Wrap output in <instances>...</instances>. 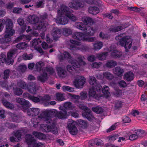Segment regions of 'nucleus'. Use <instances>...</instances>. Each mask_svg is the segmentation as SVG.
<instances>
[{
	"label": "nucleus",
	"instance_id": "obj_1",
	"mask_svg": "<svg viewBox=\"0 0 147 147\" xmlns=\"http://www.w3.org/2000/svg\"><path fill=\"white\" fill-rule=\"evenodd\" d=\"M76 107L71 102H65L63 106L59 107V109L61 110L58 111L55 109H53L44 111L41 115L40 117H46V121L47 122H49L51 121L49 116L54 115V116L59 119H64L67 118L69 115V113H67L66 110H73L75 109Z\"/></svg>",
	"mask_w": 147,
	"mask_h": 147
},
{
	"label": "nucleus",
	"instance_id": "obj_36",
	"mask_svg": "<svg viewBox=\"0 0 147 147\" xmlns=\"http://www.w3.org/2000/svg\"><path fill=\"white\" fill-rule=\"evenodd\" d=\"M70 42L71 44H69V45L71 49L76 48V46H79L81 45V43L80 42L73 40H70Z\"/></svg>",
	"mask_w": 147,
	"mask_h": 147
},
{
	"label": "nucleus",
	"instance_id": "obj_13",
	"mask_svg": "<svg viewBox=\"0 0 147 147\" xmlns=\"http://www.w3.org/2000/svg\"><path fill=\"white\" fill-rule=\"evenodd\" d=\"M97 90L96 87H92L89 89L88 92V96L90 97H92L97 99H98L99 98L102 96L99 92L97 93L96 91Z\"/></svg>",
	"mask_w": 147,
	"mask_h": 147
},
{
	"label": "nucleus",
	"instance_id": "obj_23",
	"mask_svg": "<svg viewBox=\"0 0 147 147\" xmlns=\"http://www.w3.org/2000/svg\"><path fill=\"white\" fill-rule=\"evenodd\" d=\"M110 51L111 57L114 58H120L122 55V53L121 51L115 49L111 50Z\"/></svg>",
	"mask_w": 147,
	"mask_h": 147
},
{
	"label": "nucleus",
	"instance_id": "obj_9",
	"mask_svg": "<svg viewBox=\"0 0 147 147\" xmlns=\"http://www.w3.org/2000/svg\"><path fill=\"white\" fill-rule=\"evenodd\" d=\"M86 80L83 77L77 76L74 81V84L76 87L78 88H82L85 84Z\"/></svg>",
	"mask_w": 147,
	"mask_h": 147
},
{
	"label": "nucleus",
	"instance_id": "obj_31",
	"mask_svg": "<svg viewBox=\"0 0 147 147\" xmlns=\"http://www.w3.org/2000/svg\"><path fill=\"white\" fill-rule=\"evenodd\" d=\"M16 51L14 50H12L8 52L7 53V60L9 61V64H12L14 60L12 59V57L15 53Z\"/></svg>",
	"mask_w": 147,
	"mask_h": 147
},
{
	"label": "nucleus",
	"instance_id": "obj_54",
	"mask_svg": "<svg viewBox=\"0 0 147 147\" xmlns=\"http://www.w3.org/2000/svg\"><path fill=\"white\" fill-rule=\"evenodd\" d=\"M33 56L32 54L29 55L27 53H24L22 56V58L25 60H28L32 59L33 58Z\"/></svg>",
	"mask_w": 147,
	"mask_h": 147
},
{
	"label": "nucleus",
	"instance_id": "obj_48",
	"mask_svg": "<svg viewBox=\"0 0 147 147\" xmlns=\"http://www.w3.org/2000/svg\"><path fill=\"white\" fill-rule=\"evenodd\" d=\"M44 70H45V72L46 73L47 72L48 74L51 75H53L55 74V71L54 69L52 67H46L45 68Z\"/></svg>",
	"mask_w": 147,
	"mask_h": 147
},
{
	"label": "nucleus",
	"instance_id": "obj_27",
	"mask_svg": "<svg viewBox=\"0 0 147 147\" xmlns=\"http://www.w3.org/2000/svg\"><path fill=\"white\" fill-rule=\"evenodd\" d=\"M73 12V10H70L69 9L68 7L67 11L66 12V16L71 21H75L77 20V18L76 16L71 13Z\"/></svg>",
	"mask_w": 147,
	"mask_h": 147
},
{
	"label": "nucleus",
	"instance_id": "obj_4",
	"mask_svg": "<svg viewBox=\"0 0 147 147\" xmlns=\"http://www.w3.org/2000/svg\"><path fill=\"white\" fill-rule=\"evenodd\" d=\"M115 38L117 40L119 39L117 44L124 47L126 52L128 51L131 47L132 40L130 36H125L123 34H121L116 36Z\"/></svg>",
	"mask_w": 147,
	"mask_h": 147
},
{
	"label": "nucleus",
	"instance_id": "obj_61",
	"mask_svg": "<svg viewBox=\"0 0 147 147\" xmlns=\"http://www.w3.org/2000/svg\"><path fill=\"white\" fill-rule=\"evenodd\" d=\"M14 92L15 94L19 96L22 95L23 93V91L20 88H17L14 90Z\"/></svg>",
	"mask_w": 147,
	"mask_h": 147
},
{
	"label": "nucleus",
	"instance_id": "obj_37",
	"mask_svg": "<svg viewBox=\"0 0 147 147\" xmlns=\"http://www.w3.org/2000/svg\"><path fill=\"white\" fill-rule=\"evenodd\" d=\"M89 13L93 15H96L99 12V9L97 7H90L88 9Z\"/></svg>",
	"mask_w": 147,
	"mask_h": 147
},
{
	"label": "nucleus",
	"instance_id": "obj_58",
	"mask_svg": "<svg viewBox=\"0 0 147 147\" xmlns=\"http://www.w3.org/2000/svg\"><path fill=\"white\" fill-rule=\"evenodd\" d=\"M62 89L64 91H67L71 92L74 91V88L68 86H64L62 87Z\"/></svg>",
	"mask_w": 147,
	"mask_h": 147
},
{
	"label": "nucleus",
	"instance_id": "obj_28",
	"mask_svg": "<svg viewBox=\"0 0 147 147\" xmlns=\"http://www.w3.org/2000/svg\"><path fill=\"white\" fill-rule=\"evenodd\" d=\"M134 76V75L132 72L129 71L125 73L123 77L125 80L129 82L133 80Z\"/></svg>",
	"mask_w": 147,
	"mask_h": 147
},
{
	"label": "nucleus",
	"instance_id": "obj_29",
	"mask_svg": "<svg viewBox=\"0 0 147 147\" xmlns=\"http://www.w3.org/2000/svg\"><path fill=\"white\" fill-rule=\"evenodd\" d=\"M45 65V63L43 61H40L36 63L35 67L38 71L41 72L45 69L43 67Z\"/></svg>",
	"mask_w": 147,
	"mask_h": 147
},
{
	"label": "nucleus",
	"instance_id": "obj_2",
	"mask_svg": "<svg viewBox=\"0 0 147 147\" xmlns=\"http://www.w3.org/2000/svg\"><path fill=\"white\" fill-rule=\"evenodd\" d=\"M7 22L6 29L4 38L0 39V42L1 43L9 42L11 40L10 37L12 36L15 33V32L12 29L13 23L10 19H7L6 21L3 19H0V32H1L4 27L3 25Z\"/></svg>",
	"mask_w": 147,
	"mask_h": 147
},
{
	"label": "nucleus",
	"instance_id": "obj_25",
	"mask_svg": "<svg viewBox=\"0 0 147 147\" xmlns=\"http://www.w3.org/2000/svg\"><path fill=\"white\" fill-rule=\"evenodd\" d=\"M81 20L86 25H92L94 22V20L93 19L88 17H82L81 18Z\"/></svg>",
	"mask_w": 147,
	"mask_h": 147
},
{
	"label": "nucleus",
	"instance_id": "obj_52",
	"mask_svg": "<svg viewBox=\"0 0 147 147\" xmlns=\"http://www.w3.org/2000/svg\"><path fill=\"white\" fill-rule=\"evenodd\" d=\"M17 85L23 89H26L27 88L28 85L22 80L19 81L18 82Z\"/></svg>",
	"mask_w": 147,
	"mask_h": 147
},
{
	"label": "nucleus",
	"instance_id": "obj_5",
	"mask_svg": "<svg viewBox=\"0 0 147 147\" xmlns=\"http://www.w3.org/2000/svg\"><path fill=\"white\" fill-rule=\"evenodd\" d=\"M26 20L30 23L35 24L34 28L36 30H40L43 28L44 26V23L40 22L39 18L36 15L29 16L27 17Z\"/></svg>",
	"mask_w": 147,
	"mask_h": 147
},
{
	"label": "nucleus",
	"instance_id": "obj_40",
	"mask_svg": "<svg viewBox=\"0 0 147 147\" xmlns=\"http://www.w3.org/2000/svg\"><path fill=\"white\" fill-rule=\"evenodd\" d=\"M28 47L27 43L25 42L19 43L16 46V47L20 50L26 49Z\"/></svg>",
	"mask_w": 147,
	"mask_h": 147
},
{
	"label": "nucleus",
	"instance_id": "obj_8",
	"mask_svg": "<svg viewBox=\"0 0 147 147\" xmlns=\"http://www.w3.org/2000/svg\"><path fill=\"white\" fill-rule=\"evenodd\" d=\"M73 1L69 4V7L72 8L79 10L84 6V2L82 0H74Z\"/></svg>",
	"mask_w": 147,
	"mask_h": 147
},
{
	"label": "nucleus",
	"instance_id": "obj_60",
	"mask_svg": "<svg viewBox=\"0 0 147 147\" xmlns=\"http://www.w3.org/2000/svg\"><path fill=\"white\" fill-rule=\"evenodd\" d=\"M27 69L26 66L24 65L20 64L18 67V69L22 72H24Z\"/></svg>",
	"mask_w": 147,
	"mask_h": 147
},
{
	"label": "nucleus",
	"instance_id": "obj_57",
	"mask_svg": "<svg viewBox=\"0 0 147 147\" xmlns=\"http://www.w3.org/2000/svg\"><path fill=\"white\" fill-rule=\"evenodd\" d=\"M39 39L38 38L37 40L36 39H34L32 42H31V44L32 46L35 48H37V45L38 44V42H39L40 43L41 42V41H40Z\"/></svg>",
	"mask_w": 147,
	"mask_h": 147
},
{
	"label": "nucleus",
	"instance_id": "obj_35",
	"mask_svg": "<svg viewBox=\"0 0 147 147\" xmlns=\"http://www.w3.org/2000/svg\"><path fill=\"white\" fill-rule=\"evenodd\" d=\"M109 88L108 86H104L103 88H102L101 89V91H100L99 92L98 91V92H97L99 93L100 92H101L102 90V92L104 94L105 96H106L107 98L110 95V93L109 91Z\"/></svg>",
	"mask_w": 147,
	"mask_h": 147
},
{
	"label": "nucleus",
	"instance_id": "obj_19",
	"mask_svg": "<svg viewBox=\"0 0 147 147\" xmlns=\"http://www.w3.org/2000/svg\"><path fill=\"white\" fill-rule=\"evenodd\" d=\"M97 30V28L96 27H88L84 31V33L85 35L92 36L94 35Z\"/></svg>",
	"mask_w": 147,
	"mask_h": 147
},
{
	"label": "nucleus",
	"instance_id": "obj_6",
	"mask_svg": "<svg viewBox=\"0 0 147 147\" xmlns=\"http://www.w3.org/2000/svg\"><path fill=\"white\" fill-rule=\"evenodd\" d=\"M77 105L84 111L82 112V115L84 117L86 118L90 121L94 118L92 115L90 110L88 107L84 106L82 104L78 103Z\"/></svg>",
	"mask_w": 147,
	"mask_h": 147
},
{
	"label": "nucleus",
	"instance_id": "obj_11",
	"mask_svg": "<svg viewBox=\"0 0 147 147\" xmlns=\"http://www.w3.org/2000/svg\"><path fill=\"white\" fill-rule=\"evenodd\" d=\"M89 82L90 84L92 86V87H96L97 90V92L101 91L102 88L100 85L97 82L94 76H90L89 78Z\"/></svg>",
	"mask_w": 147,
	"mask_h": 147
},
{
	"label": "nucleus",
	"instance_id": "obj_49",
	"mask_svg": "<svg viewBox=\"0 0 147 147\" xmlns=\"http://www.w3.org/2000/svg\"><path fill=\"white\" fill-rule=\"evenodd\" d=\"M123 29V28L121 26H112L109 29L111 32H117Z\"/></svg>",
	"mask_w": 147,
	"mask_h": 147
},
{
	"label": "nucleus",
	"instance_id": "obj_17",
	"mask_svg": "<svg viewBox=\"0 0 147 147\" xmlns=\"http://www.w3.org/2000/svg\"><path fill=\"white\" fill-rule=\"evenodd\" d=\"M27 89L30 93L34 94L36 93L38 88L35 83L32 82L28 84Z\"/></svg>",
	"mask_w": 147,
	"mask_h": 147
},
{
	"label": "nucleus",
	"instance_id": "obj_41",
	"mask_svg": "<svg viewBox=\"0 0 147 147\" xmlns=\"http://www.w3.org/2000/svg\"><path fill=\"white\" fill-rule=\"evenodd\" d=\"M103 78L108 80H111L114 77L113 75L109 71H105L103 74Z\"/></svg>",
	"mask_w": 147,
	"mask_h": 147
},
{
	"label": "nucleus",
	"instance_id": "obj_51",
	"mask_svg": "<svg viewBox=\"0 0 147 147\" xmlns=\"http://www.w3.org/2000/svg\"><path fill=\"white\" fill-rule=\"evenodd\" d=\"M92 110L94 112L97 114L101 113L103 111V109L102 107L98 106L93 107Z\"/></svg>",
	"mask_w": 147,
	"mask_h": 147
},
{
	"label": "nucleus",
	"instance_id": "obj_38",
	"mask_svg": "<svg viewBox=\"0 0 147 147\" xmlns=\"http://www.w3.org/2000/svg\"><path fill=\"white\" fill-rule=\"evenodd\" d=\"M108 54L107 52L102 53H101L96 54V57L99 59L101 60H105Z\"/></svg>",
	"mask_w": 147,
	"mask_h": 147
},
{
	"label": "nucleus",
	"instance_id": "obj_30",
	"mask_svg": "<svg viewBox=\"0 0 147 147\" xmlns=\"http://www.w3.org/2000/svg\"><path fill=\"white\" fill-rule=\"evenodd\" d=\"M116 61L113 60H108L104 65V67L108 68H111L117 65Z\"/></svg>",
	"mask_w": 147,
	"mask_h": 147
},
{
	"label": "nucleus",
	"instance_id": "obj_46",
	"mask_svg": "<svg viewBox=\"0 0 147 147\" xmlns=\"http://www.w3.org/2000/svg\"><path fill=\"white\" fill-rule=\"evenodd\" d=\"M114 107L115 109H119L122 108L123 102L120 100H116L114 102Z\"/></svg>",
	"mask_w": 147,
	"mask_h": 147
},
{
	"label": "nucleus",
	"instance_id": "obj_26",
	"mask_svg": "<svg viewBox=\"0 0 147 147\" xmlns=\"http://www.w3.org/2000/svg\"><path fill=\"white\" fill-rule=\"evenodd\" d=\"M85 35L84 33V34L81 32H75L73 35V37L75 39L79 40H84L85 39Z\"/></svg>",
	"mask_w": 147,
	"mask_h": 147
},
{
	"label": "nucleus",
	"instance_id": "obj_47",
	"mask_svg": "<svg viewBox=\"0 0 147 147\" xmlns=\"http://www.w3.org/2000/svg\"><path fill=\"white\" fill-rule=\"evenodd\" d=\"M103 43L101 42H98L93 44L94 49L95 50H98L102 47Z\"/></svg>",
	"mask_w": 147,
	"mask_h": 147
},
{
	"label": "nucleus",
	"instance_id": "obj_39",
	"mask_svg": "<svg viewBox=\"0 0 147 147\" xmlns=\"http://www.w3.org/2000/svg\"><path fill=\"white\" fill-rule=\"evenodd\" d=\"M32 134L39 139H44L46 138L45 135L41 133L34 131L33 132Z\"/></svg>",
	"mask_w": 147,
	"mask_h": 147
},
{
	"label": "nucleus",
	"instance_id": "obj_43",
	"mask_svg": "<svg viewBox=\"0 0 147 147\" xmlns=\"http://www.w3.org/2000/svg\"><path fill=\"white\" fill-rule=\"evenodd\" d=\"M5 63L9 64V62L7 60L6 55L3 53H1L0 55V63Z\"/></svg>",
	"mask_w": 147,
	"mask_h": 147
},
{
	"label": "nucleus",
	"instance_id": "obj_15",
	"mask_svg": "<svg viewBox=\"0 0 147 147\" xmlns=\"http://www.w3.org/2000/svg\"><path fill=\"white\" fill-rule=\"evenodd\" d=\"M51 34L54 39L57 40L61 36V30L57 27L54 28L51 31Z\"/></svg>",
	"mask_w": 147,
	"mask_h": 147
},
{
	"label": "nucleus",
	"instance_id": "obj_53",
	"mask_svg": "<svg viewBox=\"0 0 147 147\" xmlns=\"http://www.w3.org/2000/svg\"><path fill=\"white\" fill-rule=\"evenodd\" d=\"M78 123L79 126L83 128H86L87 127V123L83 120L80 119L78 120Z\"/></svg>",
	"mask_w": 147,
	"mask_h": 147
},
{
	"label": "nucleus",
	"instance_id": "obj_45",
	"mask_svg": "<svg viewBox=\"0 0 147 147\" xmlns=\"http://www.w3.org/2000/svg\"><path fill=\"white\" fill-rule=\"evenodd\" d=\"M75 26L77 28L82 30L84 31L86 30L85 26H84V24L81 22H76L75 23Z\"/></svg>",
	"mask_w": 147,
	"mask_h": 147
},
{
	"label": "nucleus",
	"instance_id": "obj_21",
	"mask_svg": "<svg viewBox=\"0 0 147 147\" xmlns=\"http://www.w3.org/2000/svg\"><path fill=\"white\" fill-rule=\"evenodd\" d=\"M57 74L60 77L65 78L67 76V71L61 67H59L56 68Z\"/></svg>",
	"mask_w": 147,
	"mask_h": 147
},
{
	"label": "nucleus",
	"instance_id": "obj_34",
	"mask_svg": "<svg viewBox=\"0 0 147 147\" xmlns=\"http://www.w3.org/2000/svg\"><path fill=\"white\" fill-rule=\"evenodd\" d=\"M2 102L3 105L7 108L10 109H13L14 108V105L6 100L4 99L2 100Z\"/></svg>",
	"mask_w": 147,
	"mask_h": 147
},
{
	"label": "nucleus",
	"instance_id": "obj_10",
	"mask_svg": "<svg viewBox=\"0 0 147 147\" xmlns=\"http://www.w3.org/2000/svg\"><path fill=\"white\" fill-rule=\"evenodd\" d=\"M44 112V111L40 113V115L39 116H38V118H40L41 119H42L44 121H45L47 123H51L52 124L51 125V130H55V129L54 128H56L57 129V132L55 133L54 134H57L58 131V129H57V127H56V119L54 120V119H52V117L53 116H54V115H51L50 116H48V117H50V118L51 120V121H50L49 122H47V121H46V118H47V117H45V116H44L40 117L41 114Z\"/></svg>",
	"mask_w": 147,
	"mask_h": 147
},
{
	"label": "nucleus",
	"instance_id": "obj_3",
	"mask_svg": "<svg viewBox=\"0 0 147 147\" xmlns=\"http://www.w3.org/2000/svg\"><path fill=\"white\" fill-rule=\"evenodd\" d=\"M68 7L64 4L61 5L58 11V17L55 20L56 22L59 24L65 25L68 22V18L66 16V12Z\"/></svg>",
	"mask_w": 147,
	"mask_h": 147
},
{
	"label": "nucleus",
	"instance_id": "obj_56",
	"mask_svg": "<svg viewBox=\"0 0 147 147\" xmlns=\"http://www.w3.org/2000/svg\"><path fill=\"white\" fill-rule=\"evenodd\" d=\"M119 123H116L112 125L111 127L108 129L107 131V132H110L113 130H115L117 126L119 125Z\"/></svg>",
	"mask_w": 147,
	"mask_h": 147
},
{
	"label": "nucleus",
	"instance_id": "obj_14",
	"mask_svg": "<svg viewBox=\"0 0 147 147\" xmlns=\"http://www.w3.org/2000/svg\"><path fill=\"white\" fill-rule=\"evenodd\" d=\"M16 102L20 105H22L23 106H26L27 107L25 108H24L23 107H22V111L25 112L27 109V107H29L30 106V104L29 102L22 98L19 97L16 98Z\"/></svg>",
	"mask_w": 147,
	"mask_h": 147
},
{
	"label": "nucleus",
	"instance_id": "obj_7",
	"mask_svg": "<svg viewBox=\"0 0 147 147\" xmlns=\"http://www.w3.org/2000/svg\"><path fill=\"white\" fill-rule=\"evenodd\" d=\"M76 58L78 61L76 60H72L70 61V63L73 66L76 68H79L86 65L85 62L83 61L85 58L82 55H78Z\"/></svg>",
	"mask_w": 147,
	"mask_h": 147
},
{
	"label": "nucleus",
	"instance_id": "obj_62",
	"mask_svg": "<svg viewBox=\"0 0 147 147\" xmlns=\"http://www.w3.org/2000/svg\"><path fill=\"white\" fill-rule=\"evenodd\" d=\"M30 98V100L34 102H37L41 101L40 96H39V98H38L31 95Z\"/></svg>",
	"mask_w": 147,
	"mask_h": 147
},
{
	"label": "nucleus",
	"instance_id": "obj_20",
	"mask_svg": "<svg viewBox=\"0 0 147 147\" xmlns=\"http://www.w3.org/2000/svg\"><path fill=\"white\" fill-rule=\"evenodd\" d=\"M45 70H42V73H41L40 75L38 76V80L44 83L48 79L47 75V73L45 72Z\"/></svg>",
	"mask_w": 147,
	"mask_h": 147
},
{
	"label": "nucleus",
	"instance_id": "obj_33",
	"mask_svg": "<svg viewBox=\"0 0 147 147\" xmlns=\"http://www.w3.org/2000/svg\"><path fill=\"white\" fill-rule=\"evenodd\" d=\"M23 39H25L28 40L30 41L31 40V36L29 35H22L16 39L15 40V43H17Z\"/></svg>",
	"mask_w": 147,
	"mask_h": 147
},
{
	"label": "nucleus",
	"instance_id": "obj_55",
	"mask_svg": "<svg viewBox=\"0 0 147 147\" xmlns=\"http://www.w3.org/2000/svg\"><path fill=\"white\" fill-rule=\"evenodd\" d=\"M72 31L69 28H65L63 29V33L65 36H67L72 34Z\"/></svg>",
	"mask_w": 147,
	"mask_h": 147
},
{
	"label": "nucleus",
	"instance_id": "obj_50",
	"mask_svg": "<svg viewBox=\"0 0 147 147\" xmlns=\"http://www.w3.org/2000/svg\"><path fill=\"white\" fill-rule=\"evenodd\" d=\"M41 101L42 102H45L48 101L50 100L51 98V96L49 95H45L43 96H40Z\"/></svg>",
	"mask_w": 147,
	"mask_h": 147
},
{
	"label": "nucleus",
	"instance_id": "obj_12",
	"mask_svg": "<svg viewBox=\"0 0 147 147\" xmlns=\"http://www.w3.org/2000/svg\"><path fill=\"white\" fill-rule=\"evenodd\" d=\"M74 121L71 120L68 122L67 127H68L70 133L73 135H76L78 132V130L75 125Z\"/></svg>",
	"mask_w": 147,
	"mask_h": 147
},
{
	"label": "nucleus",
	"instance_id": "obj_59",
	"mask_svg": "<svg viewBox=\"0 0 147 147\" xmlns=\"http://www.w3.org/2000/svg\"><path fill=\"white\" fill-rule=\"evenodd\" d=\"M141 102L147 106V96L144 94H142L141 97Z\"/></svg>",
	"mask_w": 147,
	"mask_h": 147
},
{
	"label": "nucleus",
	"instance_id": "obj_18",
	"mask_svg": "<svg viewBox=\"0 0 147 147\" xmlns=\"http://www.w3.org/2000/svg\"><path fill=\"white\" fill-rule=\"evenodd\" d=\"M40 110L37 108H32L27 110V115L30 116H35L37 115L40 112Z\"/></svg>",
	"mask_w": 147,
	"mask_h": 147
},
{
	"label": "nucleus",
	"instance_id": "obj_22",
	"mask_svg": "<svg viewBox=\"0 0 147 147\" xmlns=\"http://www.w3.org/2000/svg\"><path fill=\"white\" fill-rule=\"evenodd\" d=\"M58 58L60 61H62L65 59H67L70 61L71 57L69 53L65 51L63 54H61L59 56Z\"/></svg>",
	"mask_w": 147,
	"mask_h": 147
},
{
	"label": "nucleus",
	"instance_id": "obj_24",
	"mask_svg": "<svg viewBox=\"0 0 147 147\" xmlns=\"http://www.w3.org/2000/svg\"><path fill=\"white\" fill-rule=\"evenodd\" d=\"M41 127L42 128L41 130L43 132H47L50 131L53 134L57 132V130L56 128H54L55 129V130H53L51 129V126L48 125H42Z\"/></svg>",
	"mask_w": 147,
	"mask_h": 147
},
{
	"label": "nucleus",
	"instance_id": "obj_63",
	"mask_svg": "<svg viewBox=\"0 0 147 147\" xmlns=\"http://www.w3.org/2000/svg\"><path fill=\"white\" fill-rule=\"evenodd\" d=\"M138 137H142L144 136V131L142 130H138L136 132Z\"/></svg>",
	"mask_w": 147,
	"mask_h": 147
},
{
	"label": "nucleus",
	"instance_id": "obj_16",
	"mask_svg": "<svg viewBox=\"0 0 147 147\" xmlns=\"http://www.w3.org/2000/svg\"><path fill=\"white\" fill-rule=\"evenodd\" d=\"M25 131L23 129H21L13 132L14 135L16 138L17 142H19L22 140V136L25 134Z\"/></svg>",
	"mask_w": 147,
	"mask_h": 147
},
{
	"label": "nucleus",
	"instance_id": "obj_32",
	"mask_svg": "<svg viewBox=\"0 0 147 147\" xmlns=\"http://www.w3.org/2000/svg\"><path fill=\"white\" fill-rule=\"evenodd\" d=\"M26 141L28 145H30L34 142L35 140L34 137L30 134H27L25 137Z\"/></svg>",
	"mask_w": 147,
	"mask_h": 147
},
{
	"label": "nucleus",
	"instance_id": "obj_44",
	"mask_svg": "<svg viewBox=\"0 0 147 147\" xmlns=\"http://www.w3.org/2000/svg\"><path fill=\"white\" fill-rule=\"evenodd\" d=\"M56 100L59 101H61L65 100V96L63 93H58L55 95Z\"/></svg>",
	"mask_w": 147,
	"mask_h": 147
},
{
	"label": "nucleus",
	"instance_id": "obj_64",
	"mask_svg": "<svg viewBox=\"0 0 147 147\" xmlns=\"http://www.w3.org/2000/svg\"><path fill=\"white\" fill-rule=\"evenodd\" d=\"M10 72V70L9 69L5 70L4 71V79H6L9 77V74Z\"/></svg>",
	"mask_w": 147,
	"mask_h": 147
},
{
	"label": "nucleus",
	"instance_id": "obj_42",
	"mask_svg": "<svg viewBox=\"0 0 147 147\" xmlns=\"http://www.w3.org/2000/svg\"><path fill=\"white\" fill-rule=\"evenodd\" d=\"M124 72L123 69L118 67L115 68L114 71L115 74L118 76H122L123 74L124 73Z\"/></svg>",
	"mask_w": 147,
	"mask_h": 147
}]
</instances>
